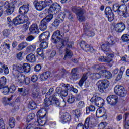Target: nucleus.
<instances>
[{
	"instance_id": "nucleus-1",
	"label": "nucleus",
	"mask_w": 129,
	"mask_h": 129,
	"mask_svg": "<svg viewBox=\"0 0 129 129\" xmlns=\"http://www.w3.org/2000/svg\"><path fill=\"white\" fill-rule=\"evenodd\" d=\"M31 71V66L29 63H23V65H15L12 66V74L13 76H17L20 75L22 73L26 72L29 73Z\"/></svg>"
},
{
	"instance_id": "nucleus-2",
	"label": "nucleus",
	"mask_w": 129,
	"mask_h": 129,
	"mask_svg": "<svg viewBox=\"0 0 129 129\" xmlns=\"http://www.w3.org/2000/svg\"><path fill=\"white\" fill-rule=\"evenodd\" d=\"M29 20L28 17L21 15L16 17L13 20V21H12L10 17H7V23L9 28H11V27H13L14 25L17 26V25L25 24V23L29 22Z\"/></svg>"
},
{
	"instance_id": "nucleus-3",
	"label": "nucleus",
	"mask_w": 129,
	"mask_h": 129,
	"mask_svg": "<svg viewBox=\"0 0 129 129\" xmlns=\"http://www.w3.org/2000/svg\"><path fill=\"white\" fill-rule=\"evenodd\" d=\"M44 103L45 105V110H44L45 111H48V110L50 109V107L49 106H50V105H52V104H55V105L57 106L62 107V106H61V103H60V102H59V100H58V99L56 98L55 95L50 97L49 98L46 97L44 99Z\"/></svg>"
},
{
	"instance_id": "nucleus-4",
	"label": "nucleus",
	"mask_w": 129,
	"mask_h": 129,
	"mask_svg": "<svg viewBox=\"0 0 129 129\" xmlns=\"http://www.w3.org/2000/svg\"><path fill=\"white\" fill-rule=\"evenodd\" d=\"M45 109H41L37 112L36 115L38 118L37 121L34 123L36 126H43L46 123L44 118H47V112H45Z\"/></svg>"
},
{
	"instance_id": "nucleus-5",
	"label": "nucleus",
	"mask_w": 129,
	"mask_h": 129,
	"mask_svg": "<svg viewBox=\"0 0 129 129\" xmlns=\"http://www.w3.org/2000/svg\"><path fill=\"white\" fill-rule=\"evenodd\" d=\"M62 46L61 48H63L65 46H67V48L66 49V54L64 57H63V60H66L67 58H71L72 57V52L71 50L68 49L71 48L72 46L70 43L68 42V38H65L64 39L61 40Z\"/></svg>"
},
{
	"instance_id": "nucleus-6",
	"label": "nucleus",
	"mask_w": 129,
	"mask_h": 129,
	"mask_svg": "<svg viewBox=\"0 0 129 129\" xmlns=\"http://www.w3.org/2000/svg\"><path fill=\"white\" fill-rule=\"evenodd\" d=\"M94 68L96 70H101L100 74L102 77H105L107 79H110V78H112V74L111 73L108 71L104 70L103 69H104L105 67H104L102 64H96Z\"/></svg>"
},
{
	"instance_id": "nucleus-7",
	"label": "nucleus",
	"mask_w": 129,
	"mask_h": 129,
	"mask_svg": "<svg viewBox=\"0 0 129 129\" xmlns=\"http://www.w3.org/2000/svg\"><path fill=\"white\" fill-rule=\"evenodd\" d=\"M109 81L105 79L99 80L96 83L98 90L102 93L104 92V90L109 86Z\"/></svg>"
},
{
	"instance_id": "nucleus-8",
	"label": "nucleus",
	"mask_w": 129,
	"mask_h": 129,
	"mask_svg": "<svg viewBox=\"0 0 129 129\" xmlns=\"http://www.w3.org/2000/svg\"><path fill=\"white\" fill-rule=\"evenodd\" d=\"M16 4H17L16 0L12 1L11 4H9L8 1L5 2L4 7L7 9L6 12L7 15H12V13H14V11H15V5Z\"/></svg>"
},
{
	"instance_id": "nucleus-9",
	"label": "nucleus",
	"mask_w": 129,
	"mask_h": 129,
	"mask_svg": "<svg viewBox=\"0 0 129 129\" xmlns=\"http://www.w3.org/2000/svg\"><path fill=\"white\" fill-rule=\"evenodd\" d=\"M114 92L116 95L120 97H124L127 94V92L125 90V88L121 85H116L114 89Z\"/></svg>"
},
{
	"instance_id": "nucleus-10",
	"label": "nucleus",
	"mask_w": 129,
	"mask_h": 129,
	"mask_svg": "<svg viewBox=\"0 0 129 129\" xmlns=\"http://www.w3.org/2000/svg\"><path fill=\"white\" fill-rule=\"evenodd\" d=\"M15 81H17L18 83H25L26 85L30 84L31 82V80L28 77L25 76V75H23V74H19V75L17 76H13Z\"/></svg>"
},
{
	"instance_id": "nucleus-11",
	"label": "nucleus",
	"mask_w": 129,
	"mask_h": 129,
	"mask_svg": "<svg viewBox=\"0 0 129 129\" xmlns=\"http://www.w3.org/2000/svg\"><path fill=\"white\" fill-rule=\"evenodd\" d=\"M90 101L92 103H95V105L98 106V107L101 108L104 105V100L100 97H97L95 96L91 98Z\"/></svg>"
},
{
	"instance_id": "nucleus-12",
	"label": "nucleus",
	"mask_w": 129,
	"mask_h": 129,
	"mask_svg": "<svg viewBox=\"0 0 129 129\" xmlns=\"http://www.w3.org/2000/svg\"><path fill=\"white\" fill-rule=\"evenodd\" d=\"M118 15L122 16L124 18H128L129 14L127 12V6L126 5L123 4L120 6Z\"/></svg>"
},
{
	"instance_id": "nucleus-13",
	"label": "nucleus",
	"mask_w": 129,
	"mask_h": 129,
	"mask_svg": "<svg viewBox=\"0 0 129 129\" xmlns=\"http://www.w3.org/2000/svg\"><path fill=\"white\" fill-rule=\"evenodd\" d=\"M106 100L109 104H110L112 106H114V105H116L117 102H118V97L112 95L109 96Z\"/></svg>"
},
{
	"instance_id": "nucleus-14",
	"label": "nucleus",
	"mask_w": 129,
	"mask_h": 129,
	"mask_svg": "<svg viewBox=\"0 0 129 129\" xmlns=\"http://www.w3.org/2000/svg\"><path fill=\"white\" fill-rule=\"evenodd\" d=\"M61 6L59 5L57 3H53L49 8V9L48 10V13L49 14H52V15H55L56 13H57V10L58 11H59V10H61Z\"/></svg>"
},
{
	"instance_id": "nucleus-15",
	"label": "nucleus",
	"mask_w": 129,
	"mask_h": 129,
	"mask_svg": "<svg viewBox=\"0 0 129 129\" xmlns=\"http://www.w3.org/2000/svg\"><path fill=\"white\" fill-rule=\"evenodd\" d=\"M64 36V33H61L59 30H57L55 32L53 33L52 36V42L54 43V44H56L58 42V40L60 38H62Z\"/></svg>"
},
{
	"instance_id": "nucleus-16",
	"label": "nucleus",
	"mask_w": 129,
	"mask_h": 129,
	"mask_svg": "<svg viewBox=\"0 0 129 129\" xmlns=\"http://www.w3.org/2000/svg\"><path fill=\"white\" fill-rule=\"evenodd\" d=\"M105 13L109 22H112L114 20V14L112 13L110 7H106L105 9Z\"/></svg>"
},
{
	"instance_id": "nucleus-17",
	"label": "nucleus",
	"mask_w": 129,
	"mask_h": 129,
	"mask_svg": "<svg viewBox=\"0 0 129 129\" xmlns=\"http://www.w3.org/2000/svg\"><path fill=\"white\" fill-rule=\"evenodd\" d=\"M80 46L83 50L86 52H93V48L90 47L89 45L85 43V41H82L80 43Z\"/></svg>"
},
{
	"instance_id": "nucleus-18",
	"label": "nucleus",
	"mask_w": 129,
	"mask_h": 129,
	"mask_svg": "<svg viewBox=\"0 0 129 129\" xmlns=\"http://www.w3.org/2000/svg\"><path fill=\"white\" fill-rule=\"evenodd\" d=\"M94 124V119L90 117H88L85 121L84 127L86 129L90 128Z\"/></svg>"
},
{
	"instance_id": "nucleus-19",
	"label": "nucleus",
	"mask_w": 129,
	"mask_h": 129,
	"mask_svg": "<svg viewBox=\"0 0 129 129\" xmlns=\"http://www.w3.org/2000/svg\"><path fill=\"white\" fill-rule=\"evenodd\" d=\"M30 5L29 4H26L23 5L22 6L20 7L19 9V12L21 15H23L22 16H25V17H28L26 15V14L29 12V9Z\"/></svg>"
},
{
	"instance_id": "nucleus-20",
	"label": "nucleus",
	"mask_w": 129,
	"mask_h": 129,
	"mask_svg": "<svg viewBox=\"0 0 129 129\" xmlns=\"http://www.w3.org/2000/svg\"><path fill=\"white\" fill-rule=\"evenodd\" d=\"M114 29L116 32H118V33L123 32L125 30V24L122 22L118 23L115 25Z\"/></svg>"
},
{
	"instance_id": "nucleus-21",
	"label": "nucleus",
	"mask_w": 129,
	"mask_h": 129,
	"mask_svg": "<svg viewBox=\"0 0 129 129\" xmlns=\"http://www.w3.org/2000/svg\"><path fill=\"white\" fill-rule=\"evenodd\" d=\"M96 115L98 118L106 116V110L104 108L98 109L96 112Z\"/></svg>"
},
{
	"instance_id": "nucleus-22",
	"label": "nucleus",
	"mask_w": 129,
	"mask_h": 129,
	"mask_svg": "<svg viewBox=\"0 0 129 129\" xmlns=\"http://www.w3.org/2000/svg\"><path fill=\"white\" fill-rule=\"evenodd\" d=\"M61 86H60L56 88V91L57 94H60V95H62V96H67L68 95V92L67 90H65V89H63V87H61Z\"/></svg>"
},
{
	"instance_id": "nucleus-23",
	"label": "nucleus",
	"mask_w": 129,
	"mask_h": 129,
	"mask_svg": "<svg viewBox=\"0 0 129 129\" xmlns=\"http://www.w3.org/2000/svg\"><path fill=\"white\" fill-rule=\"evenodd\" d=\"M50 37V32L48 31H46L42 33L39 37V41L41 42V41H48V39Z\"/></svg>"
},
{
	"instance_id": "nucleus-24",
	"label": "nucleus",
	"mask_w": 129,
	"mask_h": 129,
	"mask_svg": "<svg viewBox=\"0 0 129 129\" xmlns=\"http://www.w3.org/2000/svg\"><path fill=\"white\" fill-rule=\"evenodd\" d=\"M29 31L31 34H39V28L37 24H32L29 28Z\"/></svg>"
},
{
	"instance_id": "nucleus-25",
	"label": "nucleus",
	"mask_w": 129,
	"mask_h": 129,
	"mask_svg": "<svg viewBox=\"0 0 129 129\" xmlns=\"http://www.w3.org/2000/svg\"><path fill=\"white\" fill-rule=\"evenodd\" d=\"M18 91L22 96H28L29 93H30L29 90L25 88H18Z\"/></svg>"
},
{
	"instance_id": "nucleus-26",
	"label": "nucleus",
	"mask_w": 129,
	"mask_h": 129,
	"mask_svg": "<svg viewBox=\"0 0 129 129\" xmlns=\"http://www.w3.org/2000/svg\"><path fill=\"white\" fill-rule=\"evenodd\" d=\"M66 15H70V11L68 10H66L65 12H61L59 14L57 15L58 18L60 19V21L63 22L64 19H65V16Z\"/></svg>"
},
{
	"instance_id": "nucleus-27",
	"label": "nucleus",
	"mask_w": 129,
	"mask_h": 129,
	"mask_svg": "<svg viewBox=\"0 0 129 129\" xmlns=\"http://www.w3.org/2000/svg\"><path fill=\"white\" fill-rule=\"evenodd\" d=\"M26 60L30 63H35L36 61V56L34 54L30 53L26 56Z\"/></svg>"
},
{
	"instance_id": "nucleus-28",
	"label": "nucleus",
	"mask_w": 129,
	"mask_h": 129,
	"mask_svg": "<svg viewBox=\"0 0 129 129\" xmlns=\"http://www.w3.org/2000/svg\"><path fill=\"white\" fill-rule=\"evenodd\" d=\"M116 38L111 35H109L107 39V42L108 45H114V44H115V43H116Z\"/></svg>"
},
{
	"instance_id": "nucleus-29",
	"label": "nucleus",
	"mask_w": 129,
	"mask_h": 129,
	"mask_svg": "<svg viewBox=\"0 0 129 129\" xmlns=\"http://www.w3.org/2000/svg\"><path fill=\"white\" fill-rule=\"evenodd\" d=\"M61 119L64 122H69L71 120V116L68 113H64L61 117Z\"/></svg>"
},
{
	"instance_id": "nucleus-30",
	"label": "nucleus",
	"mask_w": 129,
	"mask_h": 129,
	"mask_svg": "<svg viewBox=\"0 0 129 129\" xmlns=\"http://www.w3.org/2000/svg\"><path fill=\"white\" fill-rule=\"evenodd\" d=\"M51 75L50 72H46L41 74L40 76V79L41 81H43L49 78Z\"/></svg>"
},
{
	"instance_id": "nucleus-31",
	"label": "nucleus",
	"mask_w": 129,
	"mask_h": 129,
	"mask_svg": "<svg viewBox=\"0 0 129 129\" xmlns=\"http://www.w3.org/2000/svg\"><path fill=\"white\" fill-rule=\"evenodd\" d=\"M72 78L73 80H77L79 78V75L77 74V68H75L72 70Z\"/></svg>"
},
{
	"instance_id": "nucleus-32",
	"label": "nucleus",
	"mask_w": 129,
	"mask_h": 129,
	"mask_svg": "<svg viewBox=\"0 0 129 129\" xmlns=\"http://www.w3.org/2000/svg\"><path fill=\"white\" fill-rule=\"evenodd\" d=\"M34 6L35 9H36L37 11H42V10L45 8L42 1H40L39 2L36 3Z\"/></svg>"
},
{
	"instance_id": "nucleus-33",
	"label": "nucleus",
	"mask_w": 129,
	"mask_h": 129,
	"mask_svg": "<svg viewBox=\"0 0 129 129\" xmlns=\"http://www.w3.org/2000/svg\"><path fill=\"white\" fill-rule=\"evenodd\" d=\"M101 76H102V75H101V74L100 73V71L99 72V73H94L90 75V78L92 79H94V80L100 79Z\"/></svg>"
},
{
	"instance_id": "nucleus-34",
	"label": "nucleus",
	"mask_w": 129,
	"mask_h": 129,
	"mask_svg": "<svg viewBox=\"0 0 129 129\" xmlns=\"http://www.w3.org/2000/svg\"><path fill=\"white\" fill-rule=\"evenodd\" d=\"M48 23L43 20L41 21L39 25V29L41 31H46Z\"/></svg>"
},
{
	"instance_id": "nucleus-35",
	"label": "nucleus",
	"mask_w": 129,
	"mask_h": 129,
	"mask_svg": "<svg viewBox=\"0 0 129 129\" xmlns=\"http://www.w3.org/2000/svg\"><path fill=\"white\" fill-rule=\"evenodd\" d=\"M36 54H37V57H40L41 59H44L45 56L44 54V50L42 48H38L36 50Z\"/></svg>"
},
{
	"instance_id": "nucleus-36",
	"label": "nucleus",
	"mask_w": 129,
	"mask_h": 129,
	"mask_svg": "<svg viewBox=\"0 0 129 129\" xmlns=\"http://www.w3.org/2000/svg\"><path fill=\"white\" fill-rule=\"evenodd\" d=\"M87 74H84L82 78L80 79V80L79 81L78 84L79 85V86H80V87H82L83 85V83H84L85 81H86V80L87 79Z\"/></svg>"
},
{
	"instance_id": "nucleus-37",
	"label": "nucleus",
	"mask_w": 129,
	"mask_h": 129,
	"mask_svg": "<svg viewBox=\"0 0 129 129\" xmlns=\"http://www.w3.org/2000/svg\"><path fill=\"white\" fill-rule=\"evenodd\" d=\"M84 14V10H82L81 12L78 13L77 16V18L80 22H83V21H85V17L83 16Z\"/></svg>"
},
{
	"instance_id": "nucleus-38",
	"label": "nucleus",
	"mask_w": 129,
	"mask_h": 129,
	"mask_svg": "<svg viewBox=\"0 0 129 129\" xmlns=\"http://www.w3.org/2000/svg\"><path fill=\"white\" fill-rule=\"evenodd\" d=\"M99 62H105V63H110L112 61L111 59H108L106 57L103 56H100L98 58Z\"/></svg>"
},
{
	"instance_id": "nucleus-39",
	"label": "nucleus",
	"mask_w": 129,
	"mask_h": 129,
	"mask_svg": "<svg viewBox=\"0 0 129 129\" xmlns=\"http://www.w3.org/2000/svg\"><path fill=\"white\" fill-rule=\"evenodd\" d=\"M60 86H62L63 89L65 90H67V91H72V88L73 86L70 85L69 84H67L66 85L64 84H62L60 85Z\"/></svg>"
},
{
	"instance_id": "nucleus-40",
	"label": "nucleus",
	"mask_w": 129,
	"mask_h": 129,
	"mask_svg": "<svg viewBox=\"0 0 129 129\" xmlns=\"http://www.w3.org/2000/svg\"><path fill=\"white\" fill-rule=\"evenodd\" d=\"M9 125L11 128H14L16 125V120L14 118H11L9 121Z\"/></svg>"
},
{
	"instance_id": "nucleus-41",
	"label": "nucleus",
	"mask_w": 129,
	"mask_h": 129,
	"mask_svg": "<svg viewBox=\"0 0 129 129\" xmlns=\"http://www.w3.org/2000/svg\"><path fill=\"white\" fill-rule=\"evenodd\" d=\"M72 11L74 12V13H75L77 15L78 13H80L81 11H83V9H82L80 7L74 6L72 7Z\"/></svg>"
},
{
	"instance_id": "nucleus-42",
	"label": "nucleus",
	"mask_w": 129,
	"mask_h": 129,
	"mask_svg": "<svg viewBox=\"0 0 129 129\" xmlns=\"http://www.w3.org/2000/svg\"><path fill=\"white\" fill-rule=\"evenodd\" d=\"M7 83V79L5 77L0 78V89L3 88V86H5Z\"/></svg>"
},
{
	"instance_id": "nucleus-43",
	"label": "nucleus",
	"mask_w": 129,
	"mask_h": 129,
	"mask_svg": "<svg viewBox=\"0 0 129 129\" xmlns=\"http://www.w3.org/2000/svg\"><path fill=\"white\" fill-rule=\"evenodd\" d=\"M73 114L77 117V118H79L81 115L82 114L80 109H77L73 112Z\"/></svg>"
},
{
	"instance_id": "nucleus-44",
	"label": "nucleus",
	"mask_w": 129,
	"mask_h": 129,
	"mask_svg": "<svg viewBox=\"0 0 129 129\" xmlns=\"http://www.w3.org/2000/svg\"><path fill=\"white\" fill-rule=\"evenodd\" d=\"M28 107L32 110H33V109H36V107H37V104H36V103H35V102L33 101H31L29 102Z\"/></svg>"
},
{
	"instance_id": "nucleus-45",
	"label": "nucleus",
	"mask_w": 129,
	"mask_h": 129,
	"mask_svg": "<svg viewBox=\"0 0 129 129\" xmlns=\"http://www.w3.org/2000/svg\"><path fill=\"white\" fill-rule=\"evenodd\" d=\"M26 50L27 52H29V53L31 52H34L35 50H36V45L33 44L32 45L28 46Z\"/></svg>"
},
{
	"instance_id": "nucleus-46",
	"label": "nucleus",
	"mask_w": 129,
	"mask_h": 129,
	"mask_svg": "<svg viewBox=\"0 0 129 129\" xmlns=\"http://www.w3.org/2000/svg\"><path fill=\"white\" fill-rule=\"evenodd\" d=\"M53 15L52 13H50L49 15L46 16L45 18H44L42 20H43L44 22H45V23H49L53 19Z\"/></svg>"
},
{
	"instance_id": "nucleus-47",
	"label": "nucleus",
	"mask_w": 129,
	"mask_h": 129,
	"mask_svg": "<svg viewBox=\"0 0 129 129\" xmlns=\"http://www.w3.org/2000/svg\"><path fill=\"white\" fill-rule=\"evenodd\" d=\"M42 3L43 4V7L46 8V7H49L51 6L53 3L52 0H45L44 1H42Z\"/></svg>"
},
{
	"instance_id": "nucleus-48",
	"label": "nucleus",
	"mask_w": 129,
	"mask_h": 129,
	"mask_svg": "<svg viewBox=\"0 0 129 129\" xmlns=\"http://www.w3.org/2000/svg\"><path fill=\"white\" fill-rule=\"evenodd\" d=\"M2 89V92L3 94L5 95H7V94H9V92H10L9 88L5 86H3L2 88L0 89Z\"/></svg>"
},
{
	"instance_id": "nucleus-49",
	"label": "nucleus",
	"mask_w": 129,
	"mask_h": 129,
	"mask_svg": "<svg viewBox=\"0 0 129 129\" xmlns=\"http://www.w3.org/2000/svg\"><path fill=\"white\" fill-rule=\"evenodd\" d=\"M74 101H75V97L72 94L69 95L68 98L67 102L69 103H73Z\"/></svg>"
},
{
	"instance_id": "nucleus-50",
	"label": "nucleus",
	"mask_w": 129,
	"mask_h": 129,
	"mask_svg": "<svg viewBox=\"0 0 129 129\" xmlns=\"http://www.w3.org/2000/svg\"><path fill=\"white\" fill-rule=\"evenodd\" d=\"M35 114H34L33 113H31L30 114H29L27 117L26 120L27 121H28V122H30V121H31V120H33V119H34V118H35Z\"/></svg>"
},
{
	"instance_id": "nucleus-51",
	"label": "nucleus",
	"mask_w": 129,
	"mask_h": 129,
	"mask_svg": "<svg viewBox=\"0 0 129 129\" xmlns=\"http://www.w3.org/2000/svg\"><path fill=\"white\" fill-rule=\"evenodd\" d=\"M27 46H28V43L26 42H23L20 43L18 45V48L19 50H23V49H25V48H26V47H27Z\"/></svg>"
},
{
	"instance_id": "nucleus-52",
	"label": "nucleus",
	"mask_w": 129,
	"mask_h": 129,
	"mask_svg": "<svg viewBox=\"0 0 129 129\" xmlns=\"http://www.w3.org/2000/svg\"><path fill=\"white\" fill-rule=\"evenodd\" d=\"M120 6L117 4H115L113 5V11L115 12H117L118 14V12H119V8Z\"/></svg>"
},
{
	"instance_id": "nucleus-53",
	"label": "nucleus",
	"mask_w": 129,
	"mask_h": 129,
	"mask_svg": "<svg viewBox=\"0 0 129 129\" xmlns=\"http://www.w3.org/2000/svg\"><path fill=\"white\" fill-rule=\"evenodd\" d=\"M85 32L86 36H88V37H93L94 36V32L90 29Z\"/></svg>"
},
{
	"instance_id": "nucleus-54",
	"label": "nucleus",
	"mask_w": 129,
	"mask_h": 129,
	"mask_svg": "<svg viewBox=\"0 0 129 129\" xmlns=\"http://www.w3.org/2000/svg\"><path fill=\"white\" fill-rule=\"evenodd\" d=\"M101 48L102 51H103L104 52H107V51H108L109 50L108 45L107 44H103L101 46Z\"/></svg>"
},
{
	"instance_id": "nucleus-55",
	"label": "nucleus",
	"mask_w": 129,
	"mask_h": 129,
	"mask_svg": "<svg viewBox=\"0 0 129 129\" xmlns=\"http://www.w3.org/2000/svg\"><path fill=\"white\" fill-rule=\"evenodd\" d=\"M95 110V107L94 106L91 105L86 107V112H89L90 111H94Z\"/></svg>"
},
{
	"instance_id": "nucleus-56",
	"label": "nucleus",
	"mask_w": 129,
	"mask_h": 129,
	"mask_svg": "<svg viewBox=\"0 0 129 129\" xmlns=\"http://www.w3.org/2000/svg\"><path fill=\"white\" fill-rule=\"evenodd\" d=\"M42 49H47L48 48V43L46 41H44L41 43L40 45Z\"/></svg>"
},
{
	"instance_id": "nucleus-57",
	"label": "nucleus",
	"mask_w": 129,
	"mask_h": 129,
	"mask_svg": "<svg viewBox=\"0 0 129 129\" xmlns=\"http://www.w3.org/2000/svg\"><path fill=\"white\" fill-rule=\"evenodd\" d=\"M121 38L124 42H129V35L124 34L122 35Z\"/></svg>"
},
{
	"instance_id": "nucleus-58",
	"label": "nucleus",
	"mask_w": 129,
	"mask_h": 129,
	"mask_svg": "<svg viewBox=\"0 0 129 129\" xmlns=\"http://www.w3.org/2000/svg\"><path fill=\"white\" fill-rule=\"evenodd\" d=\"M106 125H107V123L106 122H102L99 124L98 128L100 129H103L106 126Z\"/></svg>"
},
{
	"instance_id": "nucleus-59",
	"label": "nucleus",
	"mask_w": 129,
	"mask_h": 129,
	"mask_svg": "<svg viewBox=\"0 0 129 129\" xmlns=\"http://www.w3.org/2000/svg\"><path fill=\"white\" fill-rule=\"evenodd\" d=\"M16 91V86L15 85H12L9 88V92L10 93H14Z\"/></svg>"
},
{
	"instance_id": "nucleus-60",
	"label": "nucleus",
	"mask_w": 129,
	"mask_h": 129,
	"mask_svg": "<svg viewBox=\"0 0 129 129\" xmlns=\"http://www.w3.org/2000/svg\"><path fill=\"white\" fill-rule=\"evenodd\" d=\"M57 54V52H56L55 50L52 51L50 54H49L48 57L49 59H52V58H54L55 56H56Z\"/></svg>"
},
{
	"instance_id": "nucleus-61",
	"label": "nucleus",
	"mask_w": 129,
	"mask_h": 129,
	"mask_svg": "<svg viewBox=\"0 0 129 129\" xmlns=\"http://www.w3.org/2000/svg\"><path fill=\"white\" fill-rule=\"evenodd\" d=\"M84 106H85V104H84V102H83V101H80L78 103V105H77V107L80 109L81 108H83V107H84Z\"/></svg>"
},
{
	"instance_id": "nucleus-62",
	"label": "nucleus",
	"mask_w": 129,
	"mask_h": 129,
	"mask_svg": "<svg viewBox=\"0 0 129 129\" xmlns=\"http://www.w3.org/2000/svg\"><path fill=\"white\" fill-rule=\"evenodd\" d=\"M54 93V88H51L49 89L48 92L46 94V97H48L49 95H51V94H53Z\"/></svg>"
},
{
	"instance_id": "nucleus-63",
	"label": "nucleus",
	"mask_w": 129,
	"mask_h": 129,
	"mask_svg": "<svg viewBox=\"0 0 129 129\" xmlns=\"http://www.w3.org/2000/svg\"><path fill=\"white\" fill-rule=\"evenodd\" d=\"M34 40H35V37L32 35H30L26 38V40L27 41V42H32V41H34Z\"/></svg>"
},
{
	"instance_id": "nucleus-64",
	"label": "nucleus",
	"mask_w": 129,
	"mask_h": 129,
	"mask_svg": "<svg viewBox=\"0 0 129 129\" xmlns=\"http://www.w3.org/2000/svg\"><path fill=\"white\" fill-rule=\"evenodd\" d=\"M5 123L4 122V120L3 119H0V129H5Z\"/></svg>"
}]
</instances>
